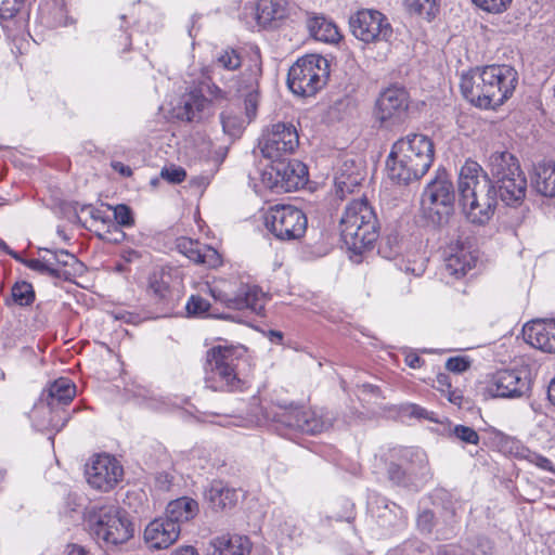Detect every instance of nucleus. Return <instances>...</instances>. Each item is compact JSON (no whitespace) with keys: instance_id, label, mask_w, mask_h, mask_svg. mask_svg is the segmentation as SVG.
I'll list each match as a JSON object with an SVG mask.
<instances>
[{"instance_id":"obj_1","label":"nucleus","mask_w":555,"mask_h":555,"mask_svg":"<svg viewBox=\"0 0 555 555\" xmlns=\"http://www.w3.org/2000/svg\"><path fill=\"white\" fill-rule=\"evenodd\" d=\"M517 72L509 65L475 68L461 77L463 96L474 106L488 109L502 105L514 92Z\"/></svg>"},{"instance_id":"obj_2","label":"nucleus","mask_w":555,"mask_h":555,"mask_svg":"<svg viewBox=\"0 0 555 555\" xmlns=\"http://www.w3.org/2000/svg\"><path fill=\"white\" fill-rule=\"evenodd\" d=\"M434 156V143L427 135L409 133L391 146L386 162L388 177L404 185L418 181L431 167Z\"/></svg>"},{"instance_id":"obj_3","label":"nucleus","mask_w":555,"mask_h":555,"mask_svg":"<svg viewBox=\"0 0 555 555\" xmlns=\"http://www.w3.org/2000/svg\"><path fill=\"white\" fill-rule=\"evenodd\" d=\"M460 204L466 218L476 224H486L496 207V191L481 166L466 160L457 180Z\"/></svg>"},{"instance_id":"obj_4","label":"nucleus","mask_w":555,"mask_h":555,"mask_svg":"<svg viewBox=\"0 0 555 555\" xmlns=\"http://www.w3.org/2000/svg\"><path fill=\"white\" fill-rule=\"evenodd\" d=\"M243 347L217 346L207 351L205 385L215 391H241L245 380L241 377L240 364L244 356Z\"/></svg>"},{"instance_id":"obj_5","label":"nucleus","mask_w":555,"mask_h":555,"mask_svg":"<svg viewBox=\"0 0 555 555\" xmlns=\"http://www.w3.org/2000/svg\"><path fill=\"white\" fill-rule=\"evenodd\" d=\"M488 168L496 195L507 206H518L527 193V178L518 159L507 151H496L489 156Z\"/></svg>"},{"instance_id":"obj_6","label":"nucleus","mask_w":555,"mask_h":555,"mask_svg":"<svg viewBox=\"0 0 555 555\" xmlns=\"http://www.w3.org/2000/svg\"><path fill=\"white\" fill-rule=\"evenodd\" d=\"M339 227L344 243L358 253L377 237V218L365 198L353 201L345 208Z\"/></svg>"},{"instance_id":"obj_7","label":"nucleus","mask_w":555,"mask_h":555,"mask_svg":"<svg viewBox=\"0 0 555 555\" xmlns=\"http://www.w3.org/2000/svg\"><path fill=\"white\" fill-rule=\"evenodd\" d=\"M75 385L65 377H61L49 385L41 393L39 401L34 405L30 417L34 425L39 430L55 429L61 430L64 427V422L60 425L59 421L54 417L41 418V414H51L52 412L68 415L63 410L75 397Z\"/></svg>"},{"instance_id":"obj_8","label":"nucleus","mask_w":555,"mask_h":555,"mask_svg":"<svg viewBox=\"0 0 555 555\" xmlns=\"http://www.w3.org/2000/svg\"><path fill=\"white\" fill-rule=\"evenodd\" d=\"M327 78V60L318 54H308L289 68L287 85L293 93L311 96L325 86Z\"/></svg>"},{"instance_id":"obj_9","label":"nucleus","mask_w":555,"mask_h":555,"mask_svg":"<svg viewBox=\"0 0 555 555\" xmlns=\"http://www.w3.org/2000/svg\"><path fill=\"white\" fill-rule=\"evenodd\" d=\"M90 528L94 537L107 545L122 544L134 532L127 513L116 505L101 507L90 519Z\"/></svg>"},{"instance_id":"obj_10","label":"nucleus","mask_w":555,"mask_h":555,"mask_svg":"<svg viewBox=\"0 0 555 555\" xmlns=\"http://www.w3.org/2000/svg\"><path fill=\"white\" fill-rule=\"evenodd\" d=\"M455 194L452 182L444 170L439 171L424 190L422 209L425 217L435 224L447 221L453 210Z\"/></svg>"},{"instance_id":"obj_11","label":"nucleus","mask_w":555,"mask_h":555,"mask_svg":"<svg viewBox=\"0 0 555 555\" xmlns=\"http://www.w3.org/2000/svg\"><path fill=\"white\" fill-rule=\"evenodd\" d=\"M307 225L308 220L304 211L292 205H275L266 215L267 229L281 241L301 238Z\"/></svg>"},{"instance_id":"obj_12","label":"nucleus","mask_w":555,"mask_h":555,"mask_svg":"<svg viewBox=\"0 0 555 555\" xmlns=\"http://www.w3.org/2000/svg\"><path fill=\"white\" fill-rule=\"evenodd\" d=\"M352 35L364 43L389 42L393 35L388 17L373 9H362L349 18Z\"/></svg>"},{"instance_id":"obj_13","label":"nucleus","mask_w":555,"mask_h":555,"mask_svg":"<svg viewBox=\"0 0 555 555\" xmlns=\"http://www.w3.org/2000/svg\"><path fill=\"white\" fill-rule=\"evenodd\" d=\"M207 288L216 301L221 302L229 309H247L256 314L262 313L264 309L267 297L257 285L240 283L236 289L225 291L207 284Z\"/></svg>"},{"instance_id":"obj_14","label":"nucleus","mask_w":555,"mask_h":555,"mask_svg":"<svg viewBox=\"0 0 555 555\" xmlns=\"http://www.w3.org/2000/svg\"><path fill=\"white\" fill-rule=\"evenodd\" d=\"M263 180L270 188L293 192L308 182V168L297 159H278L263 172Z\"/></svg>"},{"instance_id":"obj_15","label":"nucleus","mask_w":555,"mask_h":555,"mask_svg":"<svg viewBox=\"0 0 555 555\" xmlns=\"http://www.w3.org/2000/svg\"><path fill=\"white\" fill-rule=\"evenodd\" d=\"M299 138L295 126L278 122L262 134L259 149L263 157L272 162L285 158L298 146Z\"/></svg>"},{"instance_id":"obj_16","label":"nucleus","mask_w":555,"mask_h":555,"mask_svg":"<svg viewBox=\"0 0 555 555\" xmlns=\"http://www.w3.org/2000/svg\"><path fill=\"white\" fill-rule=\"evenodd\" d=\"M85 474L91 488L108 492L121 481L124 468L113 455L98 454L86 465Z\"/></svg>"},{"instance_id":"obj_17","label":"nucleus","mask_w":555,"mask_h":555,"mask_svg":"<svg viewBox=\"0 0 555 555\" xmlns=\"http://www.w3.org/2000/svg\"><path fill=\"white\" fill-rule=\"evenodd\" d=\"M409 108V93L398 86L380 92L375 105V117L385 127L400 124Z\"/></svg>"},{"instance_id":"obj_18","label":"nucleus","mask_w":555,"mask_h":555,"mask_svg":"<svg viewBox=\"0 0 555 555\" xmlns=\"http://www.w3.org/2000/svg\"><path fill=\"white\" fill-rule=\"evenodd\" d=\"M531 380L526 370H501L494 373L488 391L496 398H521L529 393Z\"/></svg>"},{"instance_id":"obj_19","label":"nucleus","mask_w":555,"mask_h":555,"mask_svg":"<svg viewBox=\"0 0 555 555\" xmlns=\"http://www.w3.org/2000/svg\"><path fill=\"white\" fill-rule=\"evenodd\" d=\"M410 456L411 464L408 468H402L399 464L390 463L387 469L388 478L395 485L402 487L416 486L420 475L425 479L430 472L426 454L421 450H409L405 452L404 457Z\"/></svg>"},{"instance_id":"obj_20","label":"nucleus","mask_w":555,"mask_h":555,"mask_svg":"<svg viewBox=\"0 0 555 555\" xmlns=\"http://www.w3.org/2000/svg\"><path fill=\"white\" fill-rule=\"evenodd\" d=\"M170 274L164 271L153 272L149 278L147 291L155 304L166 312L173 311L180 300V293L170 287Z\"/></svg>"},{"instance_id":"obj_21","label":"nucleus","mask_w":555,"mask_h":555,"mask_svg":"<svg viewBox=\"0 0 555 555\" xmlns=\"http://www.w3.org/2000/svg\"><path fill=\"white\" fill-rule=\"evenodd\" d=\"M181 528L165 517L151 521L144 531V539L152 548L163 550L172 545L179 538Z\"/></svg>"},{"instance_id":"obj_22","label":"nucleus","mask_w":555,"mask_h":555,"mask_svg":"<svg viewBox=\"0 0 555 555\" xmlns=\"http://www.w3.org/2000/svg\"><path fill=\"white\" fill-rule=\"evenodd\" d=\"M524 337L532 347L555 353V320H535L522 328Z\"/></svg>"},{"instance_id":"obj_23","label":"nucleus","mask_w":555,"mask_h":555,"mask_svg":"<svg viewBox=\"0 0 555 555\" xmlns=\"http://www.w3.org/2000/svg\"><path fill=\"white\" fill-rule=\"evenodd\" d=\"M179 250L196 264L209 269H216L222 264V257L211 246L201 244L197 241L182 238L178 243Z\"/></svg>"},{"instance_id":"obj_24","label":"nucleus","mask_w":555,"mask_h":555,"mask_svg":"<svg viewBox=\"0 0 555 555\" xmlns=\"http://www.w3.org/2000/svg\"><path fill=\"white\" fill-rule=\"evenodd\" d=\"M291 7L287 0H259L250 13L255 15L260 27L271 26L289 15Z\"/></svg>"},{"instance_id":"obj_25","label":"nucleus","mask_w":555,"mask_h":555,"mask_svg":"<svg viewBox=\"0 0 555 555\" xmlns=\"http://www.w3.org/2000/svg\"><path fill=\"white\" fill-rule=\"evenodd\" d=\"M532 186L545 197H555V160H542L533 166Z\"/></svg>"},{"instance_id":"obj_26","label":"nucleus","mask_w":555,"mask_h":555,"mask_svg":"<svg viewBox=\"0 0 555 555\" xmlns=\"http://www.w3.org/2000/svg\"><path fill=\"white\" fill-rule=\"evenodd\" d=\"M212 555H248L251 543L246 535L224 534L211 542Z\"/></svg>"},{"instance_id":"obj_27","label":"nucleus","mask_w":555,"mask_h":555,"mask_svg":"<svg viewBox=\"0 0 555 555\" xmlns=\"http://www.w3.org/2000/svg\"><path fill=\"white\" fill-rule=\"evenodd\" d=\"M205 496L215 511L231 508L238 500L237 491L227 487L222 481H212Z\"/></svg>"},{"instance_id":"obj_28","label":"nucleus","mask_w":555,"mask_h":555,"mask_svg":"<svg viewBox=\"0 0 555 555\" xmlns=\"http://www.w3.org/2000/svg\"><path fill=\"white\" fill-rule=\"evenodd\" d=\"M350 163L351 165L346 160L335 177L336 194L340 197L346 193H351L363 180L361 168L356 166L353 160Z\"/></svg>"},{"instance_id":"obj_29","label":"nucleus","mask_w":555,"mask_h":555,"mask_svg":"<svg viewBox=\"0 0 555 555\" xmlns=\"http://www.w3.org/2000/svg\"><path fill=\"white\" fill-rule=\"evenodd\" d=\"M198 513V504L195 500L182 496L168 503L165 518L181 525L193 519Z\"/></svg>"},{"instance_id":"obj_30","label":"nucleus","mask_w":555,"mask_h":555,"mask_svg":"<svg viewBox=\"0 0 555 555\" xmlns=\"http://www.w3.org/2000/svg\"><path fill=\"white\" fill-rule=\"evenodd\" d=\"M476 259L470 251L461 247L456 253L450 254L446 259L444 274L459 280L473 269Z\"/></svg>"},{"instance_id":"obj_31","label":"nucleus","mask_w":555,"mask_h":555,"mask_svg":"<svg viewBox=\"0 0 555 555\" xmlns=\"http://www.w3.org/2000/svg\"><path fill=\"white\" fill-rule=\"evenodd\" d=\"M310 35L319 41L336 43L340 39L337 26L323 16H312L307 21Z\"/></svg>"},{"instance_id":"obj_32","label":"nucleus","mask_w":555,"mask_h":555,"mask_svg":"<svg viewBox=\"0 0 555 555\" xmlns=\"http://www.w3.org/2000/svg\"><path fill=\"white\" fill-rule=\"evenodd\" d=\"M211 100H208L199 92H190L182 102L181 117L188 121H197L202 119L204 112L208 108Z\"/></svg>"},{"instance_id":"obj_33","label":"nucleus","mask_w":555,"mask_h":555,"mask_svg":"<svg viewBox=\"0 0 555 555\" xmlns=\"http://www.w3.org/2000/svg\"><path fill=\"white\" fill-rule=\"evenodd\" d=\"M300 422V431L311 435L325 431L333 425V418L330 415H323L317 411L306 409H304V415Z\"/></svg>"},{"instance_id":"obj_34","label":"nucleus","mask_w":555,"mask_h":555,"mask_svg":"<svg viewBox=\"0 0 555 555\" xmlns=\"http://www.w3.org/2000/svg\"><path fill=\"white\" fill-rule=\"evenodd\" d=\"M304 415V408L287 406L281 408L273 416V421L282 424L285 427L301 430L300 421Z\"/></svg>"},{"instance_id":"obj_35","label":"nucleus","mask_w":555,"mask_h":555,"mask_svg":"<svg viewBox=\"0 0 555 555\" xmlns=\"http://www.w3.org/2000/svg\"><path fill=\"white\" fill-rule=\"evenodd\" d=\"M223 132L230 137H238L245 125L248 124L246 118H242L232 108H227L220 115Z\"/></svg>"},{"instance_id":"obj_36","label":"nucleus","mask_w":555,"mask_h":555,"mask_svg":"<svg viewBox=\"0 0 555 555\" xmlns=\"http://www.w3.org/2000/svg\"><path fill=\"white\" fill-rule=\"evenodd\" d=\"M402 251V240L397 232H390L384 236L378 246V253L383 258L397 259Z\"/></svg>"},{"instance_id":"obj_37","label":"nucleus","mask_w":555,"mask_h":555,"mask_svg":"<svg viewBox=\"0 0 555 555\" xmlns=\"http://www.w3.org/2000/svg\"><path fill=\"white\" fill-rule=\"evenodd\" d=\"M409 12L433 20L439 12V0H404Z\"/></svg>"},{"instance_id":"obj_38","label":"nucleus","mask_w":555,"mask_h":555,"mask_svg":"<svg viewBox=\"0 0 555 555\" xmlns=\"http://www.w3.org/2000/svg\"><path fill=\"white\" fill-rule=\"evenodd\" d=\"M12 301L21 307L30 306L35 300V291L28 282H16L11 289Z\"/></svg>"},{"instance_id":"obj_39","label":"nucleus","mask_w":555,"mask_h":555,"mask_svg":"<svg viewBox=\"0 0 555 555\" xmlns=\"http://www.w3.org/2000/svg\"><path fill=\"white\" fill-rule=\"evenodd\" d=\"M242 57L240 53L232 48H227L220 51L216 55L215 66L216 68H222L227 70H236L241 67Z\"/></svg>"},{"instance_id":"obj_40","label":"nucleus","mask_w":555,"mask_h":555,"mask_svg":"<svg viewBox=\"0 0 555 555\" xmlns=\"http://www.w3.org/2000/svg\"><path fill=\"white\" fill-rule=\"evenodd\" d=\"M40 250H43L48 254H51L54 259V267H56L59 270L60 268H73L75 270L76 266H80L78 259L75 255L68 253L65 249H49V248H40Z\"/></svg>"},{"instance_id":"obj_41","label":"nucleus","mask_w":555,"mask_h":555,"mask_svg":"<svg viewBox=\"0 0 555 555\" xmlns=\"http://www.w3.org/2000/svg\"><path fill=\"white\" fill-rule=\"evenodd\" d=\"M25 264L39 273L48 274L50 276L60 278L61 270L54 267L53 261H49L47 256H42L39 259H29L25 261Z\"/></svg>"},{"instance_id":"obj_42","label":"nucleus","mask_w":555,"mask_h":555,"mask_svg":"<svg viewBox=\"0 0 555 555\" xmlns=\"http://www.w3.org/2000/svg\"><path fill=\"white\" fill-rule=\"evenodd\" d=\"M185 309L189 315L192 317H208L210 304L199 295H192L186 305Z\"/></svg>"},{"instance_id":"obj_43","label":"nucleus","mask_w":555,"mask_h":555,"mask_svg":"<svg viewBox=\"0 0 555 555\" xmlns=\"http://www.w3.org/2000/svg\"><path fill=\"white\" fill-rule=\"evenodd\" d=\"M397 267L406 274L421 276L426 270V260L423 257L413 260L400 259L399 262H397Z\"/></svg>"},{"instance_id":"obj_44","label":"nucleus","mask_w":555,"mask_h":555,"mask_svg":"<svg viewBox=\"0 0 555 555\" xmlns=\"http://www.w3.org/2000/svg\"><path fill=\"white\" fill-rule=\"evenodd\" d=\"M481 10L499 14L507 10L512 0H472Z\"/></svg>"},{"instance_id":"obj_45","label":"nucleus","mask_w":555,"mask_h":555,"mask_svg":"<svg viewBox=\"0 0 555 555\" xmlns=\"http://www.w3.org/2000/svg\"><path fill=\"white\" fill-rule=\"evenodd\" d=\"M452 434L454 435V437L456 439H459L465 443L478 444V442H479V435L477 434V431L474 428H472L469 426L456 425L452 429Z\"/></svg>"},{"instance_id":"obj_46","label":"nucleus","mask_w":555,"mask_h":555,"mask_svg":"<svg viewBox=\"0 0 555 555\" xmlns=\"http://www.w3.org/2000/svg\"><path fill=\"white\" fill-rule=\"evenodd\" d=\"M525 460H527L530 464L535 465L538 468L551 472L555 474V465L554 463L547 459L546 456L539 454L537 452L527 451L524 455Z\"/></svg>"},{"instance_id":"obj_47","label":"nucleus","mask_w":555,"mask_h":555,"mask_svg":"<svg viewBox=\"0 0 555 555\" xmlns=\"http://www.w3.org/2000/svg\"><path fill=\"white\" fill-rule=\"evenodd\" d=\"M160 176L168 182L176 184L181 183L185 179L186 172L181 167L169 166L162 169Z\"/></svg>"},{"instance_id":"obj_48","label":"nucleus","mask_w":555,"mask_h":555,"mask_svg":"<svg viewBox=\"0 0 555 555\" xmlns=\"http://www.w3.org/2000/svg\"><path fill=\"white\" fill-rule=\"evenodd\" d=\"M114 218L118 224L122 227H130L133 224L132 212L126 205H117L113 207Z\"/></svg>"},{"instance_id":"obj_49","label":"nucleus","mask_w":555,"mask_h":555,"mask_svg":"<svg viewBox=\"0 0 555 555\" xmlns=\"http://www.w3.org/2000/svg\"><path fill=\"white\" fill-rule=\"evenodd\" d=\"M24 0H0V17L11 18L21 9Z\"/></svg>"},{"instance_id":"obj_50","label":"nucleus","mask_w":555,"mask_h":555,"mask_svg":"<svg viewBox=\"0 0 555 555\" xmlns=\"http://www.w3.org/2000/svg\"><path fill=\"white\" fill-rule=\"evenodd\" d=\"M435 516L431 511H423L417 517V528L424 533H430L435 525Z\"/></svg>"},{"instance_id":"obj_51","label":"nucleus","mask_w":555,"mask_h":555,"mask_svg":"<svg viewBox=\"0 0 555 555\" xmlns=\"http://www.w3.org/2000/svg\"><path fill=\"white\" fill-rule=\"evenodd\" d=\"M245 115L247 122H250L257 113L258 107V93L256 91L249 92L245 98Z\"/></svg>"},{"instance_id":"obj_52","label":"nucleus","mask_w":555,"mask_h":555,"mask_svg":"<svg viewBox=\"0 0 555 555\" xmlns=\"http://www.w3.org/2000/svg\"><path fill=\"white\" fill-rule=\"evenodd\" d=\"M469 367V361L464 357L450 358L446 362V369L453 373H462Z\"/></svg>"},{"instance_id":"obj_53","label":"nucleus","mask_w":555,"mask_h":555,"mask_svg":"<svg viewBox=\"0 0 555 555\" xmlns=\"http://www.w3.org/2000/svg\"><path fill=\"white\" fill-rule=\"evenodd\" d=\"M444 520L447 522V528L442 532L443 538H448L450 533H453L454 526L456 525V512L454 508L444 511Z\"/></svg>"},{"instance_id":"obj_54","label":"nucleus","mask_w":555,"mask_h":555,"mask_svg":"<svg viewBox=\"0 0 555 555\" xmlns=\"http://www.w3.org/2000/svg\"><path fill=\"white\" fill-rule=\"evenodd\" d=\"M409 413L411 416L417 417V418H427L433 421L431 413H429L426 409L417 405V404H411L409 406Z\"/></svg>"},{"instance_id":"obj_55","label":"nucleus","mask_w":555,"mask_h":555,"mask_svg":"<svg viewBox=\"0 0 555 555\" xmlns=\"http://www.w3.org/2000/svg\"><path fill=\"white\" fill-rule=\"evenodd\" d=\"M405 364L412 369H418L422 366L424 361L415 352L409 351L405 353Z\"/></svg>"},{"instance_id":"obj_56","label":"nucleus","mask_w":555,"mask_h":555,"mask_svg":"<svg viewBox=\"0 0 555 555\" xmlns=\"http://www.w3.org/2000/svg\"><path fill=\"white\" fill-rule=\"evenodd\" d=\"M436 387L442 392H447L448 390L451 389L450 376L447 374H438L436 378Z\"/></svg>"},{"instance_id":"obj_57","label":"nucleus","mask_w":555,"mask_h":555,"mask_svg":"<svg viewBox=\"0 0 555 555\" xmlns=\"http://www.w3.org/2000/svg\"><path fill=\"white\" fill-rule=\"evenodd\" d=\"M208 93L211 96V100L216 101L224 100L227 98V92L216 85L208 86Z\"/></svg>"},{"instance_id":"obj_58","label":"nucleus","mask_w":555,"mask_h":555,"mask_svg":"<svg viewBox=\"0 0 555 555\" xmlns=\"http://www.w3.org/2000/svg\"><path fill=\"white\" fill-rule=\"evenodd\" d=\"M446 393H447L448 400L451 403L456 404V405L462 404L463 396L459 391L450 389Z\"/></svg>"},{"instance_id":"obj_59","label":"nucleus","mask_w":555,"mask_h":555,"mask_svg":"<svg viewBox=\"0 0 555 555\" xmlns=\"http://www.w3.org/2000/svg\"><path fill=\"white\" fill-rule=\"evenodd\" d=\"M112 167L114 168L115 171H118L119 173H121L125 177H129L132 173L131 168L126 166V165H124L120 162L113 163Z\"/></svg>"},{"instance_id":"obj_60","label":"nucleus","mask_w":555,"mask_h":555,"mask_svg":"<svg viewBox=\"0 0 555 555\" xmlns=\"http://www.w3.org/2000/svg\"><path fill=\"white\" fill-rule=\"evenodd\" d=\"M66 555H88V552L80 545L72 544L67 546Z\"/></svg>"},{"instance_id":"obj_61","label":"nucleus","mask_w":555,"mask_h":555,"mask_svg":"<svg viewBox=\"0 0 555 555\" xmlns=\"http://www.w3.org/2000/svg\"><path fill=\"white\" fill-rule=\"evenodd\" d=\"M41 418H50V417H54L55 421H59V424L61 425L63 422H64V425L66 424V422L68 421V415H64L62 413H55V412H52L51 414L47 413V414H41L40 416Z\"/></svg>"},{"instance_id":"obj_62","label":"nucleus","mask_w":555,"mask_h":555,"mask_svg":"<svg viewBox=\"0 0 555 555\" xmlns=\"http://www.w3.org/2000/svg\"><path fill=\"white\" fill-rule=\"evenodd\" d=\"M172 555H198L193 546H183L177 548Z\"/></svg>"},{"instance_id":"obj_63","label":"nucleus","mask_w":555,"mask_h":555,"mask_svg":"<svg viewBox=\"0 0 555 555\" xmlns=\"http://www.w3.org/2000/svg\"><path fill=\"white\" fill-rule=\"evenodd\" d=\"M547 397L548 400L555 404V377L550 383L548 389H547Z\"/></svg>"},{"instance_id":"obj_64","label":"nucleus","mask_w":555,"mask_h":555,"mask_svg":"<svg viewBox=\"0 0 555 555\" xmlns=\"http://www.w3.org/2000/svg\"><path fill=\"white\" fill-rule=\"evenodd\" d=\"M272 337L276 338L279 341L282 340L283 335L281 332H271Z\"/></svg>"}]
</instances>
